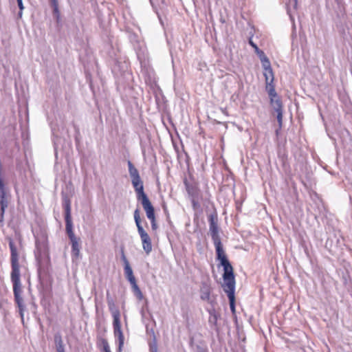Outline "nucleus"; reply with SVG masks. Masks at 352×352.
Here are the masks:
<instances>
[{
  "mask_svg": "<svg viewBox=\"0 0 352 352\" xmlns=\"http://www.w3.org/2000/svg\"><path fill=\"white\" fill-rule=\"evenodd\" d=\"M9 247L10 249L11 263L10 280L13 286L14 300L19 307L20 316L23 318V311L25 307L23 303V299L21 296L23 291L20 278L21 274L20 265L19 262V254L17 252L16 247L13 241L11 239L9 241Z\"/></svg>",
  "mask_w": 352,
  "mask_h": 352,
  "instance_id": "1",
  "label": "nucleus"
},
{
  "mask_svg": "<svg viewBox=\"0 0 352 352\" xmlns=\"http://www.w3.org/2000/svg\"><path fill=\"white\" fill-rule=\"evenodd\" d=\"M63 206L65 210V230L72 243V256L77 258L80 255V239L76 237L73 231V223L71 217V201L67 197L63 198Z\"/></svg>",
  "mask_w": 352,
  "mask_h": 352,
  "instance_id": "2",
  "label": "nucleus"
},
{
  "mask_svg": "<svg viewBox=\"0 0 352 352\" xmlns=\"http://www.w3.org/2000/svg\"><path fill=\"white\" fill-rule=\"evenodd\" d=\"M217 258L220 261V264L223 267V278L224 283L222 285L223 290L235 289V279L233 267L229 262L223 249L216 251Z\"/></svg>",
  "mask_w": 352,
  "mask_h": 352,
  "instance_id": "3",
  "label": "nucleus"
},
{
  "mask_svg": "<svg viewBox=\"0 0 352 352\" xmlns=\"http://www.w3.org/2000/svg\"><path fill=\"white\" fill-rule=\"evenodd\" d=\"M109 311H111L113 321V333L114 336L118 340V350L120 352L124 345V335L121 329L120 313L119 309L116 307L115 303L108 305Z\"/></svg>",
  "mask_w": 352,
  "mask_h": 352,
  "instance_id": "4",
  "label": "nucleus"
},
{
  "mask_svg": "<svg viewBox=\"0 0 352 352\" xmlns=\"http://www.w3.org/2000/svg\"><path fill=\"white\" fill-rule=\"evenodd\" d=\"M133 215L138 232L142 241V248L146 254H149L152 251L151 239L141 224L139 209L135 210Z\"/></svg>",
  "mask_w": 352,
  "mask_h": 352,
  "instance_id": "5",
  "label": "nucleus"
},
{
  "mask_svg": "<svg viewBox=\"0 0 352 352\" xmlns=\"http://www.w3.org/2000/svg\"><path fill=\"white\" fill-rule=\"evenodd\" d=\"M129 175L131 178V183L137 195V199L146 195L144 192L143 182L140 178L138 169L133 166L131 161H128Z\"/></svg>",
  "mask_w": 352,
  "mask_h": 352,
  "instance_id": "6",
  "label": "nucleus"
},
{
  "mask_svg": "<svg viewBox=\"0 0 352 352\" xmlns=\"http://www.w3.org/2000/svg\"><path fill=\"white\" fill-rule=\"evenodd\" d=\"M270 99V104L274 111L277 113V121L278 122L279 128L282 127L283 124V103L280 98L278 96L275 88L268 86V91Z\"/></svg>",
  "mask_w": 352,
  "mask_h": 352,
  "instance_id": "7",
  "label": "nucleus"
},
{
  "mask_svg": "<svg viewBox=\"0 0 352 352\" xmlns=\"http://www.w3.org/2000/svg\"><path fill=\"white\" fill-rule=\"evenodd\" d=\"M209 221V230L210 235L214 243L215 250H219L223 249V245L221 242V238L219 234V226L217 217L214 214H210L208 217Z\"/></svg>",
  "mask_w": 352,
  "mask_h": 352,
  "instance_id": "8",
  "label": "nucleus"
},
{
  "mask_svg": "<svg viewBox=\"0 0 352 352\" xmlns=\"http://www.w3.org/2000/svg\"><path fill=\"white\" fill-rule=\"evenodd\" d=\"M262 66L264 69V76L265 78V83H266V91H268V86L274 87L273 85L274 81V74L272 72V69L271 67V64L270 60H267V63H262Z\"/></svg>",
  "mask_w": 352,
  "mask_h": 352,
  "instance_id": "9",
  "label": "nucleus"
},
{
  "mask_svg": "<svg viewBox=\"0 0 352 352\" xmlns=\"http://www.w3.org/2000/svg\"><path fill=\"white\" fill-rule=\"evenodd\" d=\"M122 259L124 262V270L125 276L130 283H133V282L136 281V280L133 275V270L130 266L129 262L123 252L122 254Z\"/></svg>",
  "mask_w": 352,
  "mask_h": 352,
  "instance_id": "10",
  "label": "nucleus"
},
{
  "mask_svg": "<svg viewBox=\"0 0 352 352\" xmlns=\"http://www.w3.org/2000/svg\"><path fill=\"white\" fill-rule=\"evenodd\" d=\"M285 4L287 12L292 21H294L293 12L297 9V0H283Z\"/></svg>",
  "mask_w": 352,
  "mask_h": 352,
  "instance_id": "11",
  "label": "nucleus"
},
{
  "mask_svg": "<svg viewBox=\"0 0 352 352\" xmlns=\"http://www.w3.org/2000/svg\"><path fill=\"white\" fill-rule=\"evenodd\" d=\"M249 44L254 49L255 52L259 56L261 63H267V60H269L268 58L266 56L265 53L261 50L258 46L253 42L252 38L249 39Z\"/></svg>",
  "mask_w": 352,
  "mask_h": 352,
  "instance_id": "12",
  "label": "nucleus"
},
{
  "mask_svg": "<svg viewBox=\"0 0 352 352\" xmlns=\"http://www.w3.org/2000/svg\"><path fill=\"white\" fill-rule=\"evenodd\" d=\"M226 293H227L229 301H230V310L233 314L235 313V305H234V291L235 289H230L223 290Z\"/></svg>",
  "mask_w": 352,
  "mask_h": 352,
  "instance_id": "13",
  "label": "nucleus"
},
{
  "mask_svg": "<svg viewBox=\"0 0 352 352\" xmlns=\"http://www.w3.org/2000/svg\"><path fill=\"white\" fill-rule=\"evenodd\" d=\"M138 201H140L142 205L143 208L144 209L145 212H147V211L151 210L153 209V206H152L150 200L148 199L147 195H144V197H141L138 199Z\"/></svg>",
  "mask_w": 352,
  "mask_h": 352,
  "instance_id": "14",
  "label": "nucleus"
},
{
  "mask_svg": "<svg viewBox=\"0 0 352 352\" xmlns=\"http://www.w3.org/2000/svg\"><path fill=\"white\" fill-rule=\"evenodd\" d=\"M138 201H140L142 205L143 208L144 209L145 212H147V211L151 210L153 209V206H152L150 200L148 199L147 195H144V197H141L138 199Z\"/></svg>",
  "mask_w": 352,
  "mask_h": 352,
  "instance_id": "15",
  "label": "nucleus"
},
{
  "mask_svg": "<svg viewBox=\"0 0 352 352\" xmlns=\"http://www.w3.org/2000/svg\"><path fill=\"white\" fill-rule=\"evenodd\" d=\"M208 313L210 314L208 318V322L211 325H216L218 320V314L217 313L214 309H211L208 310Z\"/></svg>",
  "mask_w": 352,
  "mask_h": 352,
  "instance_id": "16",
  "label": "nucleus"
},
{
  "mask_svg": "<svg viewBox=\"0 0 352 352\" xmlns=\"http://www.w3.org/2000/svg\"><path fill=\"white\" fill-rule=\"evenodd\" d=\"M131 285L133 291L135 296L137 297V298L140 300H142L144 298V296H143L140 289L139 288L138 285H137L136 281L133 282V283H131Z\"/></svg>",
  "mask_w": 352,
  "mask_h": 352,
  "instance_id": "17",
  "label": "nucleus"
},
{
  "mask_svg": "<svg viewBox=\"0 0 352 352\" xmlns=\"http://www.w3.org/2000/svg\"><path fill=\"white\" fill-rule=\"evenodd\" d=\"M54 343L56 347L64 346L62 336L59 333L54 335Z\"/></svg>",
  "mask_w": 352,
  "mask_h": 352,
  "instance_id": "18",
  "label": "nucleus"
},
{
  "mask_svg": "<svg viewBox=\"0 0 352 352\" xmlns=\"http://www.w3.org/2000/svg\"><path fill=\"white\" fill-rule=\"evenodd\" d=\"M36 252H35V256H36V261L38 262V264L39 265V267H38V272H40V267H41L40 265H41V253L40 247H39L38 243L37 241L36 242Z\"/></svg>",
  "mask_w": 352,
  "mask_h": 352,
  "instance_id": "19",
  "label": "nucleus"
},
{
  "mask_svg": "<svg viewBox=\"0 0 352 352\" xmlns=\"http://www.w3.org/2000/svg\"><path fill=\"white\" fill-rule=\"evenodd\" d=\"M52 8H53L54 16L56 19V21H58L60 19V12L58 10V6L52 7Z\"/></svg>",
  "mask_w": 352,
  "mask_h": 352,
  "instance_id": "20",
  "label": "nucleus"
},
{
  "mask_svg": "<svg viewBox=\"0 0 352 352\" xmlns=\"http://www.w3.org/2000/svg\"><path fill=\"white\" fill-rule=\"evenodd\" d=\"M18 6L20 9V11L18 14L19 16L21 18L22 16V10L24 9L23 1L22 0H16Z\"/></svg>",
  "mask_w": 352,
  "mask_h": 352,
  "instance_id": "21",
  "label": "nucleus"
},
{
  "mask_svg": "<svg viewBox=\"0 0 352 352\" xmlns=\"http://www.w3.org/2000/svg\"><path fill=\"white\" fill-rule=\"evenodd\" d=\"M146 217L148 219H153L155 217L154 208L152 209L151 210L147 211V212H146Z\"/></svg>",
  "mask_w": 352,
  "mask_h": 352,
  "instance_id": "22",
  "label": "nucleus"
},
{
  "mask_svg": "<svg viewBox=\"0 0 352 352\" xmlns=\"http://www.w3.org/2000/svg\"><path fill=\"white\" fill-rule=\"evenodd\" d=\"M107 305L115 303L114 300H113V298L111 296L109 291H107Z\"/></svg>",
  "mask_w": 352,
  "mask_h": 352,
  "instance_id": "23",
  "label": "nucleus"
},
{
  "mask_svg": "<svg viewBox=\"0 0 352 352\" xmlns=\"http://www.w3.org/2000/svg\"><path fill=\"white\" fill-rule=\"evenodd\" d=\"M107 305L115 303L114 300H113V298L111 296L109 291H107Z\"/></svg>",
  "mask_w": 352,
  "mask_h": 352,
  "instance_id": "24",
  "label": "nucleus"
},
{
  "mask_svg": "<svg viewBox=\"0 0 352 352\" xmlns=\"http://www.w3.org/2000/svg\"><path fill=\"white\" fill-rule=\"evenodd\" d=\"M149 220L151 221V223L152 229L153 230H155L157 228V226L156 221H155V217L153 219H150Z\"/></svg>",
  "mask_w": 352,
  "mask_h": 352,
  "instance_id": "25",
  "label": "nucleus"
},
{
  "mask_svg": "<svg viewBox=\"0 0 352 352\" xmlns=\"http://www.w3.org/2000/svg\"><path fill=\"white\" fill-rule=\"evenodd\" d=\"M103 350L104 352H111L109 346L107 341L103 342Z\"/></svg>",
  "mask_w": 352,
  "mask_h": 352,
  "instance_id": "26",
  "label": "nucleus"
},
{
  "mask_svg": "<svg viewBox=\"0 0 352 352\" xmlns=\"http://www.w3.org/2000/svg\"><path fill=\"white\" fill-rule=\"evenodd\" d=\"M4 213H5V212H2V208H0V223H3V222Z\"/></svg>",
  "mask_w": 352,
  "mask_h": 352,
  "instance_id": "27",
  "label": "nucleus"
},
{
  "mask_svg": "<svg viewBox=\"0 0 352 352\" xmlns=\"http://www.w3.org/2000/svg\"><path fill=\"white\" fill-rule=\"evenodd\" d=\"M210 298V293L206 292L201 296V298L204 300H208Z\"/></svg>",
  "mask_w": 352,
  "mask_h": 352,
  "instance_id": "28",
  "label": "nucleus"
},
{
  "mask_svg": "<svg viewBox=\"0 0 352 352\" xmlns=\"http://www.w3.org/2000/svg\"><path fill=\"white\" fill-rule=\"evenodd\" d=\"M56 352H65L64 346H57V347H56Z\"/></svg>",
  "mask_w": 352,
  "mask_h": 352,
  "instance_id": "29",
  "label": "nucleus"
},
{
  "mask_svg": "<svg viewBox=\"0 0 352 352\" xmlns=\"http://www.w3.org/2000/svg\"><path fill=\"white\" fill-rule=\"evenodd\" d=\"M52 7L58 6V0H51Z\"/></svg>",
  "mask_w": 352,
  "mask_h": 352,
  "instance_id": "30",
  "label": "nucleus"
},
{
  "mask_svg": "<svg viewBox=\"0 0 352 352\" xmlns=\"http://www.w3.org/2000/svg\"><path fill=\"white\" fill-rule=\"evenodd\" d=\"M152 352H157V349L155 348L154 349H152Z\"/></svg>",
  "mask_w": 352,
  "mask_h": 352,
  "instance_id": "31",
  "label": "nucleus"
},
{
  "mask_svg": "<svg viewBox=\"0 0 352 352\" xmlns=\"http://www.w3.org/2000/svg\"><path fill=\"white\" fill-rule=\"evenodd\" d=\"M199 352H205V351H204V350H201V351H199Z\"/></svg>",
  "mask_w": 352,
  "mask_h": 352,
  "instance_id": "32",
  "label": "nucleus"
}]
</instances>
